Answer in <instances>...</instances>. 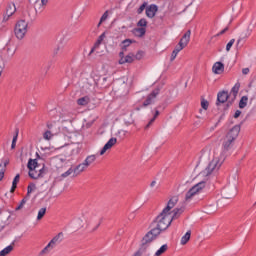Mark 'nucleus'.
<instances>
[{"instance_id":"obj_1","label":"nucleus","mask_w":256,"mask_h":256,"mask_svg":"<svg viewBox=\"0 0 256 256\" xmlns=\"http://www.w3.org/2000/svg\"><path fill=\"white\" fill-rule=\"evenodd\" d=\"M177 197H172L166 207L162 210V212L155 218L153 223H156V227L152 228L145 236L142 238V247L145 249L163 233V231H167L173 223V219H177L181 213H183V208H175L172 212L171 209L177 205Z\"/></svg>"},{"instance_id":"obj_2","label":"nucleus","mask_w":256,"mask_h":256,"mask_svg":"<svg viewBox=\"0 0 256 256\" xmlns=\"http://www.w3.org/2000/svg\"><path fill=\"white\" fill-rule=\"evenodd\" d=\"M241 132V126L236 125L224 137L222 142V150L220 156H215L204 170V174L209 176L217 173L221 169V165L225 162V159L229 157L233 151H235V140L239 137Z\"/></svg>"},{"instance_id":"obj_3","label":"nucleus","mask_w":256,"mask_h":256,"mask_svg":"<svg viewBox=\"0 0 256 256\" xmlns=\"http://www.w3.org/2000/svg\"><path fill=\"white\" fill-rule=\"evenodd\" d=\"M65 235L63 232H59L56 236H54L50 242L43 248L40 252V255H48V253H51L57 247V245L63 243Z\"/></svg>"},{"instance_id":"obj_4","label":"nucleus","mask_w":256,"mask_h":256,"mask_svg":"<svg viewBox=\"0 0 256 256\" xmlns=\"http://www.w3.org/2000/svg\"><path fill=\"white\" fill-rule=\"evenodd\" d=\"M15 53H17V43L14 40H9L3 49V57L9 61L15 57Z\"/></svg>"},{"instance_id":"obj_5","label":"nucleus","mask_w":256,"mask_h":256,"mask_svg":"<svg viewBox=\"0 0 256 256\" xmlns=\"http://www.w3.org/2000/svg\"><path fill=\"white\" fill-rule=\"evenodd\" d=\"M27 27H29V23L25 20H20L16 23L14 28L15 36L21 41V39H25V35H27Z\"/></svg>"},{"instance_id":"obj_6","label":"nucleus","mask_w":256,"mask_h":256,"mask_svg":"<svg viewBox=\"0 0 256 256\" xmlns=\"http://www.w3.org/2000/svg\"><path fill=\"white\" fill-rule=\"evenodd\" d=\"M205 189V181H201L190 188L185 195V201H191L195 195H199V193H203Z\"/></svg>"},{"instance_id":"obj_7","label":"nucleus","mask_w":256,"mask_h":256,"mask_svg":"<svg viewBox=\"0 0 256 256\" xmlns=\"http://www.w3.org/2000/svg\"><path fill=\"white\" fill-rule=\"evenodd\" d=\"M97 161V154L88 155L85 160L76 166V171H85L87 167H91Z\"/></svg>"},{"instance_id":"obj_8","label":"nucleus","mask_w":256,"mask_h":256,"mask_svg":"<svg viewBox=\"0 0 256 256\" xmlns=\"http://www.w3.org/2000/svg\"><path fill=\"white\" fill-rule=\"evenodd\" d=\"M47 128L48 129L42 134V137L44 141H51L54 135H57V133H59V130H57V125L53 123H48Z\"/></svg>"},{"instance_id":"obj_9","label":"nucleus","mask_w":256,"mask_h":256,"mask_svg":"<svg viewBox=\"0 0 256 256\" xmlns=\"http://www.w3.org/2000/svg\"><path fill=\"white\" fill-rule=\"evenodd\" d=\"M221 195L223 199H233L237 195V186L235 184L225 186L221 191Z\"/></svg>"},{"instance_id":"obj_10","label":"nucleus","mask_w":256,"mask_h":256,"mask_svg":"<svg viewBox=\"0 0 256 256\" xmlns=\"http://www.w3.org/2000/svg\"><path fill=\"white\" fill-rule=\"evenodd\" d=\"M161 90L159 88L154 89L146 98V100L143 102V107H149V105H153L155 103V99H157V95H159V92Z\"/></svg>"},{"instance_id":"obj_11","label":"nucleus","mask_w":256,"mask_h":256,"mask_svg":"<svg viewBox=\"0 0 256 256\" xmlns=\"http://www.w3.org/2000/svg\"><path fill=\"white\" fill-rule=\"evenodd\" d=\"M28 175L31 179H39V177H43V175H45V165L40 169L29 170Z\"/></svg>"},{"instance_id":"obj_12","label":"nucleus","mask_w":256,"mask_h":256,"mask_svg":"<svg viewBox=\"0 0 256 256\" xmlns=\"http://www.w3.org/2000/svg\"><path fill=\"white\" fill-rule=\"evenodd\" d=\"M117 143V138H110L100 151V155H105Z\"/></svg>"},{"instance_id":"obj_13","label":"nucleus","mask_w":256,"mask_h":256,"mask_svg":"<svg viewBox=\"0 0 256 256\" xmlns=\"http://www.w3.org/2000/svg\"><path fill=\"white\" fill-rule=\"evenodd\" d=\"M225 71V64L222 62H216L212 66V72L214 75H221Z\"/></svg>"},{"instance_id":"obj_14","label":"nucleus","mask_w":256,"mask_h":256,"mask_svg":"<svg viewBox=\"0 0 256 256\" xmlns=\"http://www.w3.org/2000/svg\"><path fill=\"white\" fill-rule=\"evenodd\" d=\"M65 38H60V43L53 50V55H63L65 53Z\"/></svg>"},{"instance_id":"obj_15","label":"nucleus","mask_w":256,"mask_h":256,"mask_svg":"<svg viewBox=\"0 0 256 256\" xmlns=\"http://www.w3.org/2000/svg\"><path fill=\"white\" fill-rule=\"evenodd\" d=\"M157 11H159L157 5H150L146 8V17H148L149 19H153V17H155V15L157 14Z\"/></svg>"},{"instance_id":"obj_16","label":"nucleus","mask_w":256,"mask_h":256,"mask_svg":"<svg viewBox=\"0 0 256 256\" xmlns=\"http://www.w3.org/2000/svg\"><path fill=\"white\" fill-rule=\"evenodd\" d=\"M189 41H191V30H187L185 32V34L180 39L179 44L182 47H186L187 45H189Z\"/></svg>"},{"instance_id":"obj_17","label":"nucleus","mask_w":256,"mask_h":256,"mask_svg":"<svg viewBox=\"0 0 256 256\" xmlns=\"http://www.w3.org/2000/svg\"><path fill=\"white\" fill-rule=\"evenodd\" d=\"M81 171L77 170V166H75L74 168L71 167L69 168L66 172L62 173L61 177H63L65 179V177H69V175H73V177H77V175H81Z\"/></svg>"},{"instance_id":"obj_18","label":"nucleus","mask_w":256,"mask_h":256,"mask_svg":"<svg viewBox=\"0 0 256 256\" xmlns=\"http://www.w3.org/2000/svg\"><path fill=\"white\" fill-rule=\"evenodd\" d=\"M227 99H229V92L227 91L219 92L217 95L216 105H219L220 103H226Z\"/></svg>"},{"instance_id":"obj_19","label":"nucleus","mask_w":256,"mask_h":256,"mask_svg":"<svg viewBox=\"0 0 256 256\" xmlns=\"http://www.w3.org/2000/svg\"><path fill=\"white\" fill-rule=\"evenodd\" d=\"M0 219H6L4 221V224L0 226V231H3V229H5V226L8 223L9 219H11V214H9L7 212H1V210H0Z\"/></svg>"},{"instance_id":"obj_20","label":"nucleus","mask_w":256,"mask_h":256,"mask_svg":"<svg viewBox=\"0 0 256 256\" xmlns=\"http://www.w3.org/2000/svg\"><path fill=\"white\" fill-rule=\"evenodd\" d=\"M133 61H135V59L133 58V55L128 54L124 56V58L119 59L118 63L119 65H125V63H133Z\"/></svg>"},{"instance_id":"obj_21","label":"nucleus","mask_w":256,"mask_h":256,"mask_svg":"<svg viewBox=\"0 0 256 256\" xmlns=\"http://www.w3.org/2000/svg\"><path fill=\"white\" fill-rule=\"evenodd\" d=\"M132 33L135 37H143L147 33V28H134Z\"/></svg>"},{"instance_id":"obj_22","label":"nucleus","mask_w":256,"mask_h":256,"mask_svg":"<svg viewBox=\"0 0 256 256\" xmlns=\"http://www.w3.org/2000/svg\"><path fill=\"white\" fill-rule=\"evenodd\" d=\"M135 41L131 40V39H125L124 41H122L120 47H121V51H127V48L130 47Z\"/></svg>"},{"instance_id":"obj_23","label":"nucleus","mask_w":256,"mask_h":256,"mask_svg":"<svg viewBox=\"0 0 256 256\" xmlns=\"http://www.w3.org/2000/svg\"><path fill=\"white\" fill-rule=\"evenodd\" d=\"M91 101V98L89 96L81 97L77 100L78 105L85 107V105H89V102Z\"/></svg>"},{"instance_id":"obj_24","label":"nucleus","mask_w":256,"mask_h":256,"mask_svg":"<svg viewBox=\"0 0 256 256\" xmlns=\"http://www.w3.org/2000/svg\"><path fill=\"white\" fill-rule=\"evenodd\" d=\"M28 169L32 171L33 169H39V164L37 163V159H30L28 161Z\"/></svg>"},{"instance_id":"obj_25","label":"nucleus","mask_w":256,"mask_h":256,"mask_svg":"<svg viewBox=\"0 0 256 256\" xmlns=\"http://www.w3.org/2000/svg\"><path fill=\"white\" fill-rule=\"evenodd\" d=\"M15 11H17L15 4H9L6 8V15H8V17H11V15L15 13Z\"/></svg>"},{"instance_id":"obj_26","label":"nucleus","mask_w":256,"mask_h":256,"mask_svg":"<svg viewBox=\"0 0 256 256\" xmlns=\"http://www.w3.org/2000/svg\"><path fill=\"white\" fill-rule=\"evenodd\" d=\"M157 117H159V110L155 109V113L153 117L149 120L148 125L145 126V129H149V127H151V125L155 123V119H157Z\"/></svg>"},{"instance_id":"obj_27","label":"nucleus","mask_w":256,"mask_h":256,"mask_svg":"<svg viewBox=\"0 0 256 256\" xmlns=\"http://www.w3.org/2000/svg\"><path fill=\"white\" fill-rule=\"evenodd\" d=\"M189 239H191V231L188 230L184 236L181 238V245H187L189 242Z\"/></svg>"},{"instance_id":"obj_28","label":"nucleus","mask_w":256,"mask_h":256,"mask_svg":"<svg viewBox=\"0 0 256 256\" xmlns=\"http://www.w3.org/2000/svg\"><path fill=\"white\" fill-rule=\"evenodd\" d=\"M249 101V97L242 96V98L239 101V108L245 109L247 107V102Z\"/></svg>"},{"instance_id":"obj_29","label":"nucleus","mask_w":256,"mask_h":256,"mask_svg":"<svg viewBox=\"0 0 256 256\" xmlns=\"http://www.w3.org/2000/svg\"><path fill=\"white\" fill-rule=\"evenodd\" d=\"M168 249H169V246L167 244H164L155 252L154 256H161Z\"/></svg>"},{"instance_id":"obj_30","label":"nucleus","mask_w":256,"mask_h":256,"mask_svg":"<svg viewBox=\"0 0 256 256\" xmlns=\"http://www.w3.org/2000/svg\"><path fill=\"white\" fill-rule=\"evenodd\" d=\"M13 251V245H9L0 251V256H7Z\"/></svg>"},{"instance_id":"obj_31","label":"nucleus","mask_w":256,"mask_h":256,"mask_svg":"<svg viewBox=\"0 0 256 256\" xmlns=\"http://www.w3.org/2000/svg\"><path fill=\"white\" fill-rule=\"evenodd\" d=\"M107 19H109V11L108 10H106L103 13V15L101 16L100 21H99L97 27H101V24L104 23V21H107Z\"/></svg>"},{"instance_id":"obj_32","label":"nucleus","mask_w":256,"mask_h":256,"mask_svg":"<svg viewBox=\"0 0 256 256\" xmlns=\"http://www.w3.org/2000/svg\"><path fill=\"white\" fill-rule=\"evenodd\" d=\"M18 138H19V130H16V133L12 139L11 149H15V147H17V139Z\"/></svg>"},{"instance_id":"obj_33","label":"nucleus","mask_w":256,"mask_h":256,"mask_svg":"<svg viewBox=\"0 0 256 256\" xmlns=\"http://www.w3.org/2000/svg\"><path fill=\"white\" fill-rule=\"evenodd\" d=\"M241 87V84L237 82L231 89V93H233L234 97H237V93H239V89Z\"/></svg>"},{"instance_id":"obj_34","label":"nucleus","mask_w":256,"mask_h":256,"mask_svg":"<svg viewBox=\"0 0 256 256\" xmlns=\"http://www.w3.org/2000/svg\"><path fill=\"white\" fill-rule=\"evenodd\" d=\"M45 213H47V208H41L38 211L37 220L40 221V219H43V217H45Z\"/></svg>"},{"instance_id":"obj_35","label":"nucleus","mask_w":256,"mask_h":256,"mask_svg":"<svg viewBox=\"0 0 256 256\" xmlns=\"http://www.w3.org/2000/svg\"><path fill=\"white\" fill-rule=\"evenodd\" d=\"M137 27H140V28H146L147 27V19L145 18H142L140 19L138 22H137Z\"/></svg>"},{"instance_id":"obj_36","label":"nucleus","mask_w":256,"mask_h":256,"mask_svg":"<svg viewBox=\"0 0 256 256\" xmlns=\"http://www.w3.org/2000/svg\"><path fill=\"white\" fill-rule=\"evenodd\" d=\"M215 211H217V206H215V204L209 205L206 208V213L208 214L215 213Z\"/></svg>"},{"instance_id":"obj_37","label":"nucleus","mask_w":256,"mask_h":256,"mask_svg":"<svg viewBox=\"0 0 256 256\" xmlns=\"http://www.w3.org/2000/svg\"><path fill=\"white\" fill-rule=\"evenodd\" d=\"M233 45H235V39H231L227 45H226V51L229 52L231 51V48L233 47Z\"/></svg>"},{"instance_id":"obj_38","label":"nucleus","mask_w":256,"mask_h":256,"mask_svg":"<svg viewBox=\"0 0 256 256\" xmlns=\"http://www.w3.org/2000/svg\"><path fill=\"white\" fill-rule=\"evenodd\" d=\"M49 3V0H41V2H40V6H39V10L40 11H43L44 9H45V5H47Z\"/></svg>"},{"instance_id":"obj_39","label":"nucleus","mask_w":256,"mask_h":256,"mask_svg":"<svg viewBox=\"0 0 256 256\" xmlns=\"http://www.w3.org/2000/svg\"><path fill=\"white\" fill-rule=\"evenodd\" d=\"M105 40V32H103L97 39L96 45H101L103 41Z\"/></svg>"},{"instance_id":"obj_40","label":"nucleus","mask_w":256,"mask_h":256,"mask_svg":"<svg viewBox=\"0 0 256 256\" xmlns=\"http://www.w3.org/2000/svg\"><path fill=\"white\" fill-rule=\"evenodd\" d=\"M183 49H185L184 46H182V44H179L175 47V49L173 50L174 53H177L179 55L180 51H183Z\"/></svg>"},{"instance_id":"obj_41","label":"nucleus","mask_w":256,"mask_h":256,"mask_svg":"<svg viewBox=\"0 0 256 256\" xmlns=\"http://www.w3.org/2000/svg\"><path fill=\"white\" fill-rule=\"evenodd\" d=\"M201 107L202 109H204V111H207V109L209 108V102L207 100H202Z\"/></svg>"},{"instance_id":"obj_42","label":"nucleus","mask_w":256,"mask_h":256,"mask_svg":"<svg viewBox=\"0 0 256 256\" xmlns=\"http://www.w3.org/2000/svg\"><path fill=\"white\" fill-rule=\"evenodd\" d=\"M25 203H27V199L23 198L19 203L18 207L16 208V211H19V209H23V207L25 206Z\"/></svg>"},{"instance_id":"obj_43","label":"nucleus","mask_w":256,"mask_h":256,"mask_svg":"<svg viewBox=\"0 0 256 256\" xmlns=\"http://www.w3.org/2000/svg\"><path fill=\"white\" fill-rule=\"evenodd\" d=\"M145 7H147V3H143L142 5H140V7L137 10V13L139 15H141V13H143V11H145Z\"/></svg>"},{"instance_id":"obj_44","label":"nucleus","mask_w":256,"mask_h":256,"mask_svg":"<svg viewBox=\"0 0 256 256\" xmlns=\"http://www.w3.org/2000/svg\"><path fill=\"white\" fill-rule=\"evenodd\" d=\"M33 191H35V184H30L27 187V194L30 195V193H33Z\"/></svg>"},{"instance_id":"obj_45","label":"nucleus","mask_w":256,"mask_h":256,"mask_svg":"<svg viewBox=\"0 0 256 256\" xmlns=\"http://www.w3.org/2000/svg\"><path fill=\"white\" fill-rule=\"evenodd\" d=\"M227 31H229L228 27L224 28L222 31H220L218 34H216V37H220V35H224V33H227Z\"/></svg>"},{"instance_id":"obj_46","label":"nucleus","mask_w":256,"mask_h":256,"mask_svg":"<svg viewBox=\"0 0 256 256\" xmlns=\"http://www.w3.org/2000/svg\"><path fill=\"white\" fill-rule=\"evenodd\" d=\"M177 52L172 51L171 57H170V61H175V59H177Z\"/></svg>"},{"instance_id":"obj_47","label":"nucleus","mask_w":256,"mask_h":256,"mask_svg":"<svg viewBox=\"0 0 256 256\" xmlns=\"http://www.w3.org/2000/svg\"><path fill=\"white\" fill-rule=\"evenodd\" d=\"M241 115V110H236L234 113V119H237Z\"/></svg>"},{"instance_id":"obj_48","label":"nucleus","mask_w":256,"mask_h":256,"mask_svg":"<svg viewBox=\"0 0 256 256\" xmlns=\"http://www.w3.org/2000/svg\"><path fill=\"white\" fill-rule=\"evenodd\" d=\"M19 174H17L15 177H14V179H13V182L12 183H14V184H16L17 185V183H19Z\"/></svg>"},{"instance_id":"obj_49","label":"nucleus","mask_w":256,"mask_h":256,"mask_svg":"<svg viewBox=\"0 0 256 256\" xmlns=\"http://www.w3.org/2000/svg\"><path fill=\"white\" fill-rule=\"evenodd\" d=\"M119 57H120V59H125V51L121 50L119 52Z\"/></svg>"},{"instance_id":"obj_50","label":"nucleus","mask_w":256,"mask_h":256,"mask_svg":"<svg viewBox=\"0 0 256 256\" xmlns=\"http://www.w3.org/2000/svg\"><path fill=\"white\" fill-rule=\"evenodd\" d=\"M118 85H125V78H122L116 82Z\"/></svg>"},{"instance_id":"obj_51","label":"nucleus","mask_w":256,"mask_h":256,"mask_svg":"<svg viewBox=\"0 0 256 256\" xmlns=\"http://www.w3.org/2000/svg\"><path fill=\"white\" fill-rule=\"evenodd\" d=\"M99 225H101V219H98V223H97L96 226L93 228V231H97V229H99Z\"/></svg>"},{"instance_id":"obj_52","label":"nucleus","mask_w":256,"mask_h":256,"mask_svg":"<svg viewBox=\"0 0 256 256\" xmlns=\"http://www.w3.org/2000/svg\"><path fill=\"white\" fill-rule=\"evenodd\" d=\"M242 74L243 75H249V68L242 69Z\"/></svg>"},{"instance_id":"obj_53","label":"nucleus","mask_w":256,"mask_h":256,"mask_svg":"<svg viewBox=\"0 0 256 256\" xmlns=\"http://www.w3.org/2000/svg\"><path fill=\"white\" fill-rule=\"evenodd\" d=\"M5 177V171L3 169L0 170V181Z\"/></svg>"},{"instance_id":"obj_54","label":"nucleus","mask_w":256,"mask_h":256,"mask_svg":"<svg viewBox=\"0 0 256 256\" xmlns=\"http://www.w3.org/2000/svg\"><path fill=\"white\" fill-rule=\"evenodd\" d=\"M141 57H143V52L139 51V52L136 54V59H141Z\"/></svg>"},{"instance_id":"obj_55","label":"nucleus","mask_w":256,"mask_h":256,"mask_svg":"<svg viewBox=\"0 0 256 256\" xmlns=\"http://www.w3.org/2000/svg\"><path fill=\"white\" fill-rule=\"evenodd\" d=\"M15 189H17V184H14L12 182L11 193H13V191H15Z\"/></svg>"},{"instance_id":"obj_56","label":"nucleus","mask_w":256,"mask_h":256,"mask_svg":"<svg viewBox=\"0 0 256 256\" xmlns=\"http://www.w3.org/2000/svg\"><path fill=\"white\" fill-rule=\"evenodd\" d=\"M155 185H157V181H152V182L150 183V187H155Z\"/></svg>"},{"instance_id":"obj_57","label":"nucleus","mask_w":256,"mask_h":256,"mask_svg":"<svg viewBox=\"0 0 256 256\" xmlns=\"http://www.w3.org/2000/svg\"><path fill=\"white\" fill-rule=\"evenodd\" d=\"M95 51V48H92L91 51H90V55L91 53H93Z\"/></svg>"},{"instance_id":"obj_58","label":"nucleus","mask_w":256,"mask_h":256,"mask_svg":"<svg viewBox=\"0 0 256 256\" xmlns=\"http://www.w3.org/2000/svg\"><path fill=\"white\" fill-rule=\"evenodd\" d=\"M103 81H107V78H103Z\"/></svg>"},{"instance_id":"obj_59","label":"nucleus","mask_w":256,"mask_h":256,"mask_svg":"<svg viewBox=\"0 0 256 256\" xmlns=\"http://www.w3.org/2000/svg\"><path fill=\"white\" fill-rule=\"evenodd\" d=\"M200 113H203V109H200Z\"/></svg>"},{"instance_id":"obj_60","label":"nucleus","mask_w":256,"mask_h":256,"mask_svg":"<svg viewBox=\"0 0 256 256\" xmlns=\"http://www.w3.org/2000/svg\"><path fill=\"white\" fill-rule=\"evenodd\" d=\"M251 35V32L248 33V36Z\"/></svg>"},{"instance_id":"obj_61","label":"nucleus","mask_w":256,"mask_h":256,"mask_svg":"<svg viewBox=\"0 0 256 256\" xmlns=\"http://www.w3.org/2000/svg\"><path fill=\"white\" fill-rule=\"evenodd\" d=\"M0 77H1V72H0Z\"/></svg>"}]
</instances>
